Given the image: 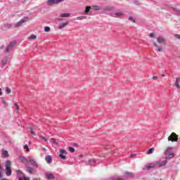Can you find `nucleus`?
Returning <instances> with one entry per match:
<instances>
[{
    "instance_id": "f257e3e1",
    "label": "nucleus",
    "mask_w": 180,
    "mask_h": 180,
    "mask_svg": "<svg viewBox=\"0 0 180 180\" xmlns=\"http://www.w3.org/2000/svg\"><path fill=\"white\" fill-rule=\"evenodd\" d=\"M11 165H12V162H11V160L6 161L5 167H6V176H11V175H12V169L11 168Z\"/></svg>"
},
{
    "instance_id": "f03ea898",
    "label": "nucleus",
    "mask_w": 180,
    "mask_h": 180,
    "mask_svg": "<svg viewBox=\"0 0 180 180\" xmlns=\"http://www.w3.org/2000/svg\"><path fill=\"white\" fill-rule=\"evenodd\" d=\"M174 150V148L171 147V146H169L167 147V148L166 149V150L165 151V154L166 155V160H168V158H174V153H170L169 154V150ZM169 154V155H168Z\"/></svg>"
},
{
    "instance_id": "7ed1b4c3",
    "label": "nucleus",
    "mask_w": 180,
    "mask_h": 180,
    "mask_svg": "<svg viewBox=\"0 0 180 180\" xmlns=\"http://www.w3.org/2000/svg\"><path fill=\"white\" fill-rule=\"evenodd\" d=\"M29 20V18L24 17L22 19H21L19 22L15 24V27H20L23 23H26Z\"/></svg>"
},
{
    "instance_id": "20e7f679",
    "label": "nucleus",
    "mask_w": 180,
    "mask_h": 180,
    "mask_svg": "<svg viewBox=\"0 0 180 180\" xmlns=\"http://www.w3.org/2000/svg\"><path fill=\"white\" fill-rule=\"evenodd\" d=\"M59 153L60 158H61L62 160H67V156H65L68 154L67 150H65V149H60Z\"/></svg>"
},
{
    "instance_id": "39448f33",
    "label": "nucleus",
    "mask_w": 180,
    "mask_h": 180,
    "mask_svg": "<svg viewBox=\"0 0 180 180\" xmlns=\"http://www.w3.org/2000/svg\"><path fill=\"white\" fill-rule=\"evenodd\" d=\"M15 44H16V41H11L10 44L8 45L5 50V53L8 54L10 51H11L12 49H13Z\"/></svg>"
},
{
    "instance_id": "423d86ee",
    "label": "nucleus",
    "mask_w": 180,
    "mask_h": 180,
    "mask_svg": "<svg viewBox=\"0 0 180 180\" xmlns=\"http://www.w3.org/2000/svg\"><path fill=\"white\" fill-rule=\"evenodd\" d=\"M65 0H48L47 5L51 6V5H57L60 4V2H64Z\"/></svg>"
},
{
    "instance_id": "0eeeda50",
    "label": "nucleus",
    "mask_w": 180,
    "mask_h": 180,
    "mask_svg": "<svg viewBox=\"0 0 180 180\" xmlns=\"http://www.w3.org/2000/svg\"><path fill=\"white\" fill-rule=\"evenodd\" d=\"M168 141H178V135L175 132L172 133L168 137Z\"/></svg>"
},
{
    "instance_id": "6e6552de",
    "label": "nucleus",
    "mask_w": 180,
    "mask_h": 180,
    "mask_svg": "<svg viewBox=\"0 0 180 180\" xmlns=\"http://www.w3.org/2000/svg\"><path fill=\"white\" fill-rule=\"evenodd\" d=\"M157 167L156 163H148L146 165H145L144 169H146V171H150L152 168H155Z\"/></svg>"
},
{
    "instance_id": "1a4fd4ad",
    "label": "nucleus",
    "mask_w": 180,
    "mask_h": 180,
    "mask_svg": "<svg viewBox=\"0 0 180 180\" xmlns=\"http://www.w3.org/2000/svg\"><path fill=\"white\" fill-rule=\"evenodd\" d=\"M157 41L158 43L160 44H167V41L165 40V38L162 37H159L157 38Z\"/></svg>"
},
{
    "instance_id": "9d476101",
    "label": "nucleus",
    "mask_w": 180,
    "mask_h": 180,
    "mask_svg": "<svg viewBox=\"0 0 180 180\" xmlns=\"http://www.w3.org/2000/svg\"><path fill=\"white\" fill-rule=\"evenodd\" d=\"M124 178H134V173L124 172Z\"/></svg>"
},
{
    "instance_id": "9b49d317",
    "label": "nucleus",
    "mask_w": 180,
    "mask_h": 180,
    "mask_svg": "<svg viewBox=\"0 0 180 180\" xmlns=\"http://www.w3.org/2000/svg\"><path fill=\"white\" fill-rule=\"evenodd\" d=\"M68 26V22H61L58 25V29L59 30H61V29H64V27Z\"/></svg>"
},
{
    "instance_id": "f8f14e48",
    "label": "nucleus",
    "mask_w": 180,
    "mask_h": 180,
    "mask_svg": "<svg viewBox=\"0 0 180 180\" xmlns=\"http://www.w3.org/2000/svg\"><path fill=\"white\" fill-rule=\"evenodd\" d=\"M167 162H168V161L167 160H163L162 162H156L157 165L158 164L159 167H165V165H167Z\"/></svg>"
},
{
    "instance_id": "ddd939ff",
    "label": "nucleus",
    "mask_w": 180,
    "mask_h": 180,
    "mask_svg": "<svg viewBox=\"0 0 180 180\" xmlns=\"http://www.w3.org/2000/svg\"><path fill=\"white\" fill-rule=\"evenodd\" d=\"M30 163L31 164V165H33V167H35V168H39V165L37 164V162H36V161H34V160L30 159Z\"/></svg>"
},
{
    "instance_id": "4468645a",
    "label": "nucleus",
    "mask_w": 180,
    "mask_h": 180,
    "mask_svg": "<svg viewBox=\"0 0 180 180\" xmlns=\"http://www.w3.org/2000/svg\"><path fill=\"white\" fill-rule=\"evenodd\" d=\"M45 160L48 164H51L52 158L50 155H46Z\"/></svg>"
},
{
    "instance_id": "2eb2a0df",
    "label": "nucleus",
    "mask_w": 180,
    "mask_h": 180,
    "mask_svg": "<svg viewBox=\"0 0 180 180\" xmlns=\"http://www.w3.org/2000/svg\"><path fill=\"white\" fill-rule=\"evenodd\" d=\"M1 155L2 157H4V158H8V157H9V153L8 152V150H3Z\"/></svg>"
},
{
    "instance_id": "dca6fc26",
    "label": "nucleus",
    "mask_w": 180,
    "mask_h": 180,
    "mask_svg": "<svg viewBox=\"0 0 180 180\" xmlns=\"http://www.w3.org/2000/svg\"><path fill=\"white\" fill-rule=\"evenodd\" d=\"M179 81H180V78L179 77H176V82H175V86L178 89H180Z\"/></svg>"
},
{
    "instance_id": "f3484780",
    "label": "nucleus",
    "mask_w": 180,
    "mask_h": 180,
    "mask_svg": "<svg viewBox=\"0 0 180 180\" xmlns=\"http://www.w3.org/2000/svg\"><path fill=\"white\" fill-rule=\"evenodd\" d=\"M45 175H46L47 179H54V174L52 173L46 174Z\"/></svg>"
},
{
    "instance_id": "a211bd4d",
    "label": "nucleus",
    "mask_w": 180,
    "mask_h": 180,
    "mask_svg": "<svg viewBox=\"0 0 180 180\" xmlns=\"http://www.w3.org/2000/svg\"><path fill=\"white\" fill-rule=\"evenodd\" d=\"M71 16V13H65L60 14V18H70Z\"/></svg>"
},
{
    "instance_id": "6ab92c4d",
    "label": "nucleus",
    "mask_w": 180,
    "mask_h": 180,
    "mask_svg": "<svg viewBox=\"0 0 180 180\" xmlns=\"http://www.w3.org/2000/svg\"><path fill=\"white\" fill-rule=\"evenodd\" d=\"M16 173H17V176H18V179L20 178V176L22 175H23V172L21 170H19V169L16 170Z\"/></svg>"
},
{
    "instance_id": "aec40b11",
    "label": "nucleus",
    "mask_w": 180,
    "mask_h": 180,
    "mask_svg": "<svg viewBox=\"0 0 180 180\" xmlns=\"http://www.w3.org/2000/svg\"><path fill=\"white\" fill-rule=\"evenodd\" d=\"M27 172H29V174H33V167L29 166L27 167Z\"/></svg>"
},
{
    "instance_id": "412c9836",
    "label": "nucleus",
    "mask_w": 180,
    "mask_h": 180,
    "mask_svg": "<svg viewBox=\"0 0 180 180\" xmlns=\"http://www.w3.org/2000/svg\"><path fill=\"white\" fill-rule=\"evenodd\" d=\"M173 11L177 16H180V10L178 8H173Z\"/></svg>"
},
{
    "instance_id": "4be33fe9",
    "label": "nucleus",
    "mask_w": 180,
    "mask_h": 180,
    "mask_svg": "<svg viewBox=\"0 0 180 180\" xmlns=\"http://www.w3.org/2000/svg\"><path fill=\"white\" fill-rule=\"evenodd\" d=\"M51 141L52 144H56V146H58V142H57V140L56 139L51 138Z\"/></svg>"
},
{
    "instance_id": "5701e85b",
    "label": "nucleus",
    "mask_w": 180,
    "mask_h": 180,
    "mask_svg": "<svg viewBox=\"0 0 180 180\" xmlns=\"http://www.w3.org/2000/svg\"><path fill=\"white\" fill-rule=\"evenodd\" d=\"M120 16H123V13H115V15H114V18H120Z\"/></svg>"
},
{
    "instance_id": "b1692460",
    "label": "nucleus",
    "mask_w": 180,
    "mask_h": 180,
    "mask_svg": "<svg viewBox=\"0 0 180 180\" xmlns=\"http://www.w3.org/2000/svg\"><path fill=\"white\" fill-rule=\"evenodd\" d=\"M95 162H96V160H89L87 161V163L89 164V165H92L93 164H95Z\"/></svg>"
},
{
    "instance_id": "393cba45",
    "label": "nucleus",
    "mask_w": 180,
    "mask_h": 180,
    "mask_svg": "<svg viewBox=\"0 0 180 180\" xmlns=\"http://www.w3.org/2000/svg\"><path fill=\"white\" fill-rule=\"evenodd\" d=\"M35 39H37V36L36 35H31L28 37V40H35Z\"/></svg>"
},
{
    "instance_id": "a878e982",
    "label": "nucleus",
    "mask_w": 180,
    "mask_h": 180,
    "mask_svg": "<svg viewBox=\"0 0 180 180\" xmlns=\"http://www.w3.org/2000/svg\"><path fill=\"white\" fill-rule=\"evenodd\" d=\"M19 160L21 161V162H26V158H25V156H20Z\"/></svg>"
},
{
    "instance_id": "bb28decb",
    "label": "nucleus",
    "mask_w": 180,
    "mask_h": 180,
    "mask_svg": "<svg viewBox=\"0 0 180 180\" xmlns=\"http://www.w3.org/2000/svg\"><path fill=\"white\" fill-rule=\"evenodd\" d=\"M1 101H2V103L4 104V108H7L8 106V103L6 101H5V100L4 99V98H1Z\"/></svg>"
},
{
    "instance_id": "cd10ccee",
    "label": "nucleus",
    "mask_w": 180,
    "mask_h": 180,
    "mask_svg": "<svg viewBox=\"0 0 180 180\" xmlns=\"http://www.w3.org/2000/svg\"><path fill=\"white\" fill-rule=\"evenodd\" d=\"M2 65H6L8 64V60L7 59H3L1 61Z\"/></svg>"
},
{
    "instance_id": "c85d7f7f",
    "label": "nucleus",
    "mask_w": 180,
    "mask_h": 180,
    "mask_svg": "<svg viewBox=\"0 0 180 180\" xmlns=\"http://www.w3.org/2000/svg\"><path fill=\"white\" fill-rule=\"evenodd\" d=\"M89 11H91V6H86L84 11V13H89Z\"/></svg>"
},
{
    "instance_id": "c756f323",
    "label": "nucleus",
    "mask_w": 180,
    "mask_h": 180,
    "mask_svg": "<svg viewBox=\"0 0 180 180\" xmlns=\"http://www.w3.org/2000/svg\"><path fill=\"white\" fill-rule=\"evenodd\" d=\"M154 148H150L148 151H147V154H153V153H154Z\"/></svg>"
},
{
    "instance_id": "7c9ffc66",
    "label": "nucleus",
    "mask_w": 180,
    "mask_h": 180,
    "mask_svg": "<svg viewBox=\"0 0 180 180\" xmlns=\"http://www.w3.org/2000/svg\"><path fill=\"white\" fill-rule=\"evenodd\" d=\"M128 19L129 20H131L134 23H136V19H134V18H133L132 16H129Z\"/></svg>"
},
{
    "instance_id": "2f4dec72",
    "label": "nucleus",
    "mask_w": 180,
    "mask_h": 180,
    "mask_svg": "<svg viewBox=\"0 0 180 180\" xmlns=\"http://www.w3.org/2000/svg\"><path fill=\"white\" fill-rule=\"evenodd\" d=\"M39 139H41V140H44L45 141V143H47V141H49V140H47V139H46V137H44L43 136H40Z\"/></svg>"
},
{
    "instance_id": "473e14b6",
    "label": "nucleus",
    "mask_w": 180,
    "mask_h": 180,
    "mask_svg": "<svg viewBox=\"0 0 180 180\" xmlns=\"http://www.w3.org/2000/svg\"><path fill=\"white\" fill-rule=\"evenodd\" d=\"M18 180H29V178L27 176H24V177H19Z\"/></svg>"
},
{
    "instance_id": "72a5a7b5",
    "label": "nucleus",
    "mask_w": 180,
    "mask_h": 180,
    "mask_svg": "<svg viewBox=\"0 0 180 180\" xmlns=\"http://www.w3.org/2000/svg\"><path fill=\"white\" fill-rule=\"evenodd\" d=\"M69 150L70 151V153H74L75 151V148H74L73 147L70 146L69 147Z\"/></svg>"
},
{
    "instance_id": "f704fd0d",
    "label": "nucleus",
    "mask_w": 180,
    "mask_h": 180,
    "mask_svg": "<svg viewBox=\"0 0 180 180\" xmlns=\"http://www.w3.org/2000/svg\"><path fill=\"white\" fill-rule=\"evenodd\" d=\"M44 32H50V27H44Z\"/></svg>"
},
{
    "instance_id": "c9c22d12",
    "label": "nucleus",
    "mask_w": 180,
    "mask_h": 180,
    "mask_svg": "<svg viewBox=\"0 0 180 180\" xmlns=\"http://www.w3.org/2000/svg\"><path fill=\"white\" fill-rule=\"evenodd\" d=\"M86 16H79L77 17L78 20H82V19H85Z\"/></svg>"
},
{
    "instance_id": "e433bc0d",
    "label": "nucleus",
    "mask_w": 180,
    "mask_h": 180,
    "mask_svg": "<svg viewBox=\"0 0 180 180\" xmlns=\"http://www.w3.org/2000/svg\"><path fill=\"white\" fill-rule=\"evenodd\" d=\"M24 148L25 150H27V153H29V151H30V149H29V146L27 145H25Z\"/></svg>"
},
{
    "instance_id": "4c0bfd02",
    "label": "nucleus",
    "mask_w": 180,
    "mask_h": 180,
    "mask_svg": "<svg viewBox=\"0 0 180 180\" xmlns=\"http://www.w3.org/2000/svg\"><path fill=\"white\" fill-rule=\"evenodd\" d=\"M93 9H94V11H99V6H93Z\"/></svg>"
},
{
    "instance_id": "58836bf2",
    "label": "nucleus",
    "mask_w": 180,
    "mask_h": 180,
    "mask_svg": "<svg viewBox=\"0 0 180 180\" xmlns=\"http://www.w3.org/2000/svg\"><path fill=\"white\" fill-rule=\"evenodd\" d=\"M6 92H7V94H11V89H9V87H6Z\"/></svg>"
},
{
    "instance_id": "ea45409f",
    "label": "nucleus",
    "mask_w": 180,
    "mask_h": 180,
    "mask_svg": "<svg viewBox=\"0 0 180 180\" xmlns=\"http://www.w3.org/2000/svg\"><path fill=\"white\" fill-rule=\"evenodd\" d=\"M14 106L16 108L17 110H19V109H20V108L19 107V105H18L16 103H14Z\"/></svg>"
},
{
    "instance_id": "a19ab883",
    "label": "nucleus",
    "mask_w": 180,
    "mask_h": 180,
    "mask_svg": "<svg viewBox=\"0 0 180 180\" xmlns=\"http://www.w3.org/2000/svg\"><path fill=\"white\" fill-rule=\"evenodd\" d=\"M5 26L8 27V29H11L12 27V25L11 24H6Z\"/></svg>"
},
{
    "instance_id": "79ce46f5",
    "label": "nucleus",
    "mask_w": 180,
    "mask_h": 180,
    "mask_svg": "<svg viewBox=\"0 0 180 180\" xmlns=\"http://www.w3.org/2000/svg\"><path fill=\"white\" fill-rule=\"evenodd\" d=\"M149 37H151V38L155 37V34H154V32H152V33L150 34Z\"/></svg>"
},
{
    "instance_id": "37998d69",
    "label": "nucleus",
    "mask_w": 180,
    "mask_h": 180,
    "mask_svg": "<svg viewBox=\"0 0 180 180\" xmlns=\"http://www.w3.org/2000/svg\"><path fill=\"white\" fill-rule=\"evenodd\" d=\"M30 130H36V127H34V125L31 126Z\"/></svg>"
},
{
    "instance_id": "c03bdc74",
    "label": "nucleus",
    "mask_w": 180,
    "mask_h": 180,
    "mask_svg": "<svg viewBox=\"0 0 180 180\" xmlns=\"http://www.w3.org/2000/svg\"><path fill=\"white\" fill-rule=\"evenodd\" d=\"M112 180H124V179L123 178H114V179H112Z\"/></svg>"
},
{
    "instance_id": "a18cd8bd",
    "label": "nucleus",
    "mask_w": 180,
    "mask_h": 180,
    "mask_svg": "<svg viewBox=\"0 0 180 180\" xmlns=\"http://www.w3.org/2000/svg\"><path fill=\"white\" fill-rule=\"evenodd\" d=\"M31 134H33L34 136H36V133H34V130L30 131Z\"/></svg>"
},
{
    "instance_id": "49530a36",
    "label": "nucleus",
    "mask_w": 180,
    "mask_h": 180,
    "mask_svg": "<svg viewBox=\"0 0 180 180\" xmlns=\"http://www.w3.org/2000/svg\"><path fill=\"white\" fill-rule=\"evenodd\" d=\"M158 52L162 51V47H159V48L158 49Z\"/></svg>"
},
{
    "instance_id": "de8ad7c7",
    "label": "nucleus",
    "mask_w": 180,
    "mask_h": 180,
    "mask_svg": "<svg viewBox=\"0 0 180 180\" xmlns=\"http://www.w3.org/2000/svg\"><path fill=\"white\" fill-rule=\"evenodd\" d=\"M135 155H136V154H131L129 157L130 158H133V157H135Z\"/></svg>"
},
{
    "instance_id": "09e8293b",
    "label": "nucleus",
    "mask_w": 180,
    "mask_h": 180,
    "mask_svg": "<svg viewBox=\"0 0 180 180\" xmlns=\"http://www.w3.org/2000/svg\"><path fill=\"white\" fill-rule=\"evenodd\" d=\"M157 78H158V77H157V76H153V79H157Z\"/></svg>"
},
{
    "instance_id": "8fccbe9b",
    "label": "nucleus",
    "mask_w": 180,
    "mask_h": 180,
    "mask_svg": "<svg viewBox=\"0 0 180 180\" xmlns=\"http://www.w3.org/2000/svg\"><path fill=\"white\" fill-rule=\"evenodd\" d=\"M57 20H58L59 22L63 21V18H58Z\"/></svg>"
},
{
    "instance_id": "3c124183",
    "label": "nucleus",
    "mask_w": 180,
    "mask_h": 180,
    "mask_svg": "<svg viewBox=\"0 0 180 180\" xmlns=\"http://www.w3.org/2000/svg\"><path fill=\"white\" fill-rule=\"evenodd\" d=\"M153 45L155 46V47H158V45L155 42L153 44Z\"/></svg>"
},
{
    "instance_id": "603ef678",
    "label": "nucleus",
    "mask_w": 180,
    "mask_h": 180,
    "mask_svg": "<svg viewBox=\"0 0 180 180\" xmlns=\"http://www.w3.org/2000/svg\"><path fill=\"white\" fill-rule=\"evenodd\" d=\"M0 49L2 50V49H5V45H2Z\"/></svg>"
},
{
    "instance_id": "864d4df0",
    "label": "nucleus",
    "mask_w": 180,
    "mask_h": 180,
    "mask_svg": "<svg viewBox=\"0 0 180 180\" xmlns=\"http://www.w3.org/2000/svg\"><path fill=\"white\" fill-rule=\"evenodd\" d=\"M42 150L43 151H45V152L47 151V149H46V148H43Z\"/></svg>"
},
{
    "instance_id": "5fc2aeb1",
    "label": "nucleus",
    "mask_w": 180,
    "mask_h": 180,
    "mask_svg": "<svg viewBox=\"0 0 180 180\" xmlns=\"http://www.w3.org/2000/svg\"><path fill=\"white\" fill-rule=\"evenodd\" d=\"M0 95H2V89L0 88Z\"/></svg>"
},
{
    "instance_id": "6e6d98bb",
    "label": "nucleus",
    "mask_w": 180,
    "mask_h": 180,
    "mask_svg": "<svg viewBox=\"0 0 180 180\" xmlns=\"http://www.w3.org/2000/svg\"><path fill=\"white\" fill-rule=\"evenodd\" d=\"M0 178H2V173L0 171Z\"/></svg>"
},
{
    "instance_id": "4d7b16f0",
    "label": "nucleus",
    "mask_w": 180,
    "mask_h": 180,
    "mask_svg": "<svg viewBox=\"0 0 180 180\" xmlns=\"http://www.w3.org/2000/svg\"><path fill=\"white\" fill-rule=\"evenodd\" d=\"M2 169V165L0 164V170Z\"/></svg>"
},
{
    "instance_id": "13d9d810",
    "label": "nucleus",
    "mask_w": 180,
    "mask_h": 180,
    "mask_svg": "<svg viewBox=\"0 0 180 180\" xmlns=\"http://www.w3.org/2000/svg\"><path fill=\"white\" fill-rule=\"evenodd\" d=\"M79 157H84V155H79Z\"/></svg>"
},
{
    "instance_id": "bf43d9fd",
    "label": "nucleus",
    "mask_w": 180,
    "mask_h": 180,
    "mask_svg": "<svg viewBox=\"0 0 180 180\" xmlns=\"http://www.w3.org/2000/svg\"><path fill=\"white\" fill-rule=\"evenodd\" d=\"M162 77H165V75L164 74L162 75Z\"/></svg>"
},
{
    "instance_id": "052dcab7",
    "label": "nucleus",
    "mask_w": 180,
    "mask_h": 180,
    "mask_svg": "<svg viewBox=\"0 0 180 180\" xmlns=\"http://www.w3.org/2000/svg\"><path fill=\"white\" fill-rule=\"evenodd\" d=\"M78 144H77V143H75V146H77Z\"/></svg>"
}]
</instances>
